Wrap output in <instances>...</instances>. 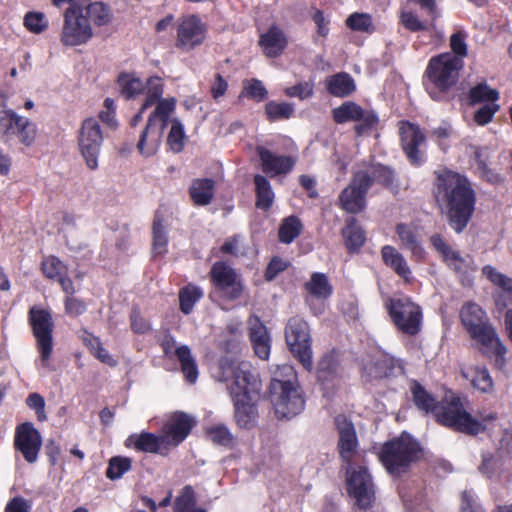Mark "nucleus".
Segmentation results:
<instances>
[{"label": "nucleus", "instance_id": "5fc2aeb1", "mask_svg": "<svg viewBox=\"0 0 512 512\" xmlns=\"http://www.w3.org/2000/svg\"><path fill=\"white\" fill-rule=\"evenodd\" d=\"M485 275L493 284L501 287L505 292L512 291V279L498 272L494 267L486 265L482 269Z\"/></svg>", "mask_w": 512, "mask_h": 512}, {"label": "nucleus", "instance_id": "de8ad7c7", "mask_svg": "<svg viewBox=\"0 0 512 512\" xmlns=\"http://www.w3.org/2000/svg\"><path fill=\"white\" fill-rule=\"evenodd\" d=\"M471 383L473 387L483 393L493 390V380L486 367H475L471 370Z\"/></svg>", "mask_w": 512, "mask_h": 512}, {"label": "nucleus", "instance_id": "6e6552de", "mask_svg": "<svg viewBox=\"0 0 512 512\" xmlns=\"http://www.w3.org/2000/svg\"><path fill=\"white\" fill-rule=\"evenodd\" d=\"M433 415L439 424L458 432L477 435L484 431L482 424L464 409L460 398L454 394L446 395Z\"/></svg>", "mask_w": 512, "mask_h": 512}, {"label": "nucleus", "instance_id": "6ab92c4d", "mask_svg": "<svg viewBox=\"0 0 512 512\" xmlns=\"http://www.w3.org/2000/svg\"><path fill=\"white\" fill-rule=\"evenodd\" d=\"M160 344L166 357L177 358L187 382L194 384L198 379V366L189 346L177 345L175 338L169 333L163 336Z\"/></svg>", "mask_w": 512, "mask_h": 512}, {"label": "nucleus", "instance_id": "a211bd4d", "mask_svg": "<svg viewBox=\"0 0 512 512\" xmlns=\"http://www.w3.org/2000/svg\"><path fill=\"white\" fill-rule=\"evenodd\" d=\"M369 189L368 175L355 172L350 184L339 195L341 207L352 214L361 212L366 206V195Z\"/></svg>", "mask_w": 512, "mask_h": 512}, {"label": "nucleus", "instance_id": "603ef678", "mask_svg": "<svg viewBox=\"0 0 512 512\" xmlns=\"http://www.w3.org/2000/svg\"><path fill=\"white\" fill-rule=\"evenodd\" d=\"M402 25L411 32L427 31L430 26L429 20H420L419 17L411 11L401 13Z\"/></svg>", "mask_w": 512, "mask_h": 512}, {"label": "nucleus", "instance_id": "680f3d73", "mask_svg": "<svg viewBox=\"0 0 512 512\" xmlns=\"http://www.w3.org/2000/svg\"><path fill=\"white\" fill-rule=\"evenodd\" d=\"M209 437L214 443L229 445L233 441V435L225 425H217L209 429Z\"/></svg>", "mask_w": 512, "mask_h": 512}, {"label": "nucleus", "instance_id": "72a5a7b5", "mask_svg": "<svg viewBox=\"0 0 512 512\" xmlns=\"http://www.w3.org/2000/svg\"><path fill=\"white\" fill-rule=\"evenodd\" d=\"M326 89L331 95L344 98L355 91L356 85L348 73L340 72L326 79Z\"/></svg>", "mask_w": 512, "mask_h": 512}, {"label": "nucleus", "instance_id": "2f4dec72", "mask_svg": "<svg viewBox=\"0 0 512 512\" xmlns=\"http://www.w3.org/2000/svg\"><path fill=\"white\" fill-rule=\"evenodd\" d=\"M259 44L266 56L277 57L284 50L286 39L278 27L272 26L266 33L261 35Z\"/></svg>", "mask_w": 512, "mask_h": 512}, {"label": "nucleus", "instance_id": "2eb2a0df", "mask_svg": "<svg viewBox=\"0 0 512 512\" xmlns=\"http://www.w3.org/2000/svg\"><path fill=\"white\" fill-rule=\"evenodd\" d=\"M290 353L307 371L313 368L312 337L309 324L300 317L290 319Z\"/></svg>", "mask_w": 512, "mask_h": 512}, {"label": "nucleus", "instance_id": "09e8293b", "mask_svg": "<svg viewBox=\"0 0 512 512\" xmlns=\"http://www.w3.org/2000/svg\"><path fill=\"white\" fill-rule=\"evenodd\" d=\"M41 270L45 277L54 281L67 274V267L55 256L45 257L41 263Z\"/></svg>", "mask_w": 512, "mask_h": 512}, {"label": "nucleus", "instance_id": "412c9836", "mask_svg": "<svg viewBox=\"0 0 512 512\" xmlns=\"http://www.w3.org/2000/svg\"><path fill=\"white\" fill-rule=\"evenodd\" d=\"M194 425L195 419L184 412H174L167 417L161 434L169 451L187 438Z\"/></svg>", "mask_w": 512, "mask_h": 512}, {"label": "nucleus", "instance_id": "f8f14e48", "mask_svg": "<svg viewBox=\"0 0 512 512\" xmlns=\"http://www.w3.org/2000/svg\"><path fill=\"white\" fill-rule=\"evenodd\" d=\"M37 132V125L30 119L11 109L0 111V135L5 142L15 136L22 145L30 147L36 140Z\"/></svg>", "mask_w": 512, "mask_h": 512}, {"label": "nucleus", "instance_id": "338daca9", "mask_svg": "<svg viewBox=\"0 0 512 512\" xmlns=\"http://www.w3.org/2000/svg\"><path fill=\"white\" fill-rule=\"evenodd\" d=\"M65 313L71 317L82 315L86 311V303L73 296H66L64 299Z\"/></svg>", "mask_w": 512, "mask_h": 512}, {"label": "nucleus", "instance_id": "052dcab7", "mask_svg": "<svg viewBox=\"0 0 512 512\" xmlns=\"http://www.w3.org/2000/svg\"><path fill=\"white\" fill-rule=\"evenodd\" d=\"M311 17L316 26L317 37H321L323 39L327 38L330 32V18L319 9H315Z\"/></svg>", "mask_w": 512, "mask_h": 512}, {"label": "nucleus", "instance_id": "c9c22d12", "mask_svg": "<svg viewBox=\"0 0 512 512\" xmlns=\"http://www.w3.org/2000/svg\"><path fill=\"white\" fill-rule=\"evenodd\" d=\"M258 154L262 162V169L267 175L275 176L286 173L288 170L287 157L278 156L263 147L258 148Z\"/></svg>", "mask_w": 512, "mask_h": 512}, {"label": "nucleus", "instance_id": "79ce46f5", "mask_svg": "<svg viewBox=\"0 0 512 512\" xmlns=\"http://www.w3.org/2000/svg\"><path fill=\"white\" fill-rule=\"evenodd\" d=\"M254 183L256 186L257 207L261 209H268L272 205L274 198L270 183L262 175H256Z\"/></svg>", "mask_w": 512, "mask_h": 512}, {"label": "nucleus", "instance_id": "e433bc0d", "mask_svg": "<svg viewBox=\"0 0 512 512\" xmlns=\"http://www.w3.org/2000/svg\"><path fill=\"white\" fill-rule=\"evenodd\" d=\"M189 193L194 204L208 205L214 195V181L208 178L195 179L190 186Z\"/></svg>", "mask_w": 512, "mask_h": 512}, {"label": "nucleus", "instance_id": "4be33fe9", "mask_svg": "<svg viewBox=\"0 0 512 512\" xmlns=\"http://www.w3.org/2000/svg\"><path fill=\"white\" fill-rule=\"evenodd\" d=\"M14 445L28 463H34L42 446L41 434L31 422L22 423L16 428Z\"/></svg>", "mask_w": 512, "mask_h": 512}, {"label": "nucleus", "instance_id": "39448f33", "mask_svg": "<svg viewBox=\"0 0 512 512\" xmlns=\"http://www.w3.org/2000/svg\"><path fill=\"white\" fill-rule=\"evenodd\" d=\"M464 62L452 53H442L429 60L425 74L427 81L425 89L435 101L446 99V93L454 86L459 78V72Z\"/></svg>", "mask_w": 512, "mask_h": 512}, {"label": "nucleus", "instance_id": "4c0bfd02", "mask_svg": "<svg viewBox=\"0 0 512 512\" xmlns=\"http://www.w3.org/2000/svg\"><path fill=\"white\" fill-rule=\"evenodd\" d=\"M357 173H365L368 175L370 179V187L374 183L381 184L385 187H390L395 180L394 171L385 165L382 164H372L365 170H359Z\"/></svg>", "mask_w": 512, "mask_h": 512}, {"label": "nucleus", "instance_id": "1a4fd4ad", "mask_svg": "<svg viewBox=\"0 0 512 512\" xmlns=\"http://www.w3.org/2000/svg\"><path fill=\"white\" fill-rule=\"evenodd\" d=\"M118 85L122 96L126 99H133L145 94L142 110H146L158 101L163 100L164 84L162 78L151 76L145 82L139 77L130 73H123L118 77Z\"/></svg>", "mask_w": 512, "mask_h": 512}, {"label": "nucleus", "instance_id": "423d86ee", "mask_svg": "<svg viewBox=\"0 0 512 512\" xmlns=\"http://www.w3.org/2000/svg\"><path fill=\"white\" fill-rule=\"evenodd\" d=\"M175 107L176 99L174 97L158 101L155 109L150 113L137 143V149L142 156L151 157L156 154L161 144L164 129Z\"/></svg>", "mask_w": 512, "mask_h": 512}, {"label": "nucleus", "instance_id": "69168bd1", "mask_svg": "<svg viewBox=\"0 0 512 512\" xmlns=\"http://www.w3.org/2000/svg\"><path fill=\"white\" fill-rule=\"evenodd\" d=\"M265 112L270 121L286 119L288 118V104L274 101L268 102L265 107Z\"/></svg>", "mask_w": 512, "mask_h": 512}, {"label": "nucleus", "instance_id": "a878e982", "mask_svg": "<svg viewBox=\"0 0 512 512\" xmlns=\"http://www.w3.org/2000/svg\"><path fill=\"white\" fill-rule=\"evenodd\" d=\"M125 445L140 452L162 456L170 452L161 433L159 435L150 432L134 433L126 439Z\"/></svg>", "mask_w": 512, "mask_h": 512}, {"label": "nucleus", "instance_id": "58836bf2", "mask_svg": "<svg viewBox=\"0 0 512 512\" xmlns=\"http://www.w3.org/2000/svg\"><path fill=\"white\" fill-rule=\"evenodd\" d=\"M308 296L316 298H329L332 295L333 287L327 276L323 273H313L310 281L305 284Z\"/></svg>", "mask_w": 512, "mask_h": 512}, {"label": "nucleus", "instance_id": "c756f323", "mask_svg": "<svg viewBox=\"0 0 512 512\" xmlns=\"http://www.w3.org/2000/svg\"><path fill=\"white\" fill-rule=\"evenodd\" d=\"M396 233L403 248L408 250L411 258L416 262L424 260L426 252L414 230L406 224L400 223L396 226Z\"/></svg>", "mask_w": 512, "mask_h": 512}, {"label": "nucleus", "instance_id": "aec40b11", "mask_svg": "<svg viewBox=\"0 0 512 512\" xmlns=\"http://www.w3.org/2000/svg\"><path fill=\"white\" fill-rule=\"evenodd\" d=\"M401 143L403 151L409 163L420 167L426 162V155L421 149L425 145L426 138L417 125L406 122L400 127Z\"/></svg>", "mask_w": 512, "mask_h": 512}, {"label": "nucleus", "instance_id": "f704fd0d", "mask_svg": "<svg viewBox=\"0 0 512 512\" xmlns=\"http://www.w3.org/2000/svg\"><path fill=\"white\" fill-rule=\"evenodd\" d=\"M344 244L349 253H357L366 241V235L355 218L347 220L346 226L342 229Z\"/></svg>", "mask_w": 512, "mask_h": 512}, {"label": "nucleus", "instance_id": "4468645a", "mask_svg": "<svg viewBox=\"0 0 512 512\" xmlns=\"http://www.w3.org/2000/svg\"><path fill=\"white\" fill-rule=\"evenodd\" d=\"M460 319L470 337L479 344H489L497 334L486 312L476 303L468 302L460 310Z\"/></svg>", "mask_w": 512, "mask_h": 512}, {"label": "nucleus", "instance_id": "7c9ffc66", "mask_svg": "<svg viewBox=\"0 0 512 512\" xmlns=\"http://www.w3.org/2000/svg\"><path fill=\"white\" fill-rule=\"evenodd\" d=\"M269 397L274 407L275 415L283 419L288 415V382L272 378L269 386Z\"/></svg>", "mask_w": 512, "mask_h": 512}, {"label": "nucleus", "instance_id": "f03ea898", "mask_svg": "<svg viewBox=\"0 0 512 512\" xmlns=\"http://www.w3.org/2000/svg\"><path fill=\"white\" fill-rule=\"evenodd\" d=\"M435 197L447 208L448 223L456 232L461 233L468 225L476 203V195L470 181L451 170L437 174Z\"/></svg>", "mask_w": 512, "mask_h": 512}, {"label": "nucleus", "instance_id": "7ed1b4c3", "mask_svg": "<svg viewBox=\"0 0 512 512\" xmlns=\"http://www.w3.org/2000/svg\"><path fill=\"white\" fill-rule=\"evenodd\" d=\"M110 20V11L102 2L78 0L64 12L60 42L67 47L84 45L93 37L92 23L103 26Z\"/></svg>", "mask_w": 512, "mask_h": 512}, {"label": "nucleus", "instance_id": "bf43d9fd", "mask_svg": "<svg viewBox=\"0 0 512 512\" xmlns=\"http://www.w3.org/2000/svg\"><path fill=\"white\" fill-rule=\"evenodd\" d=\"M499 110V105L496 102L483 104L474 113V121L478 125H486L492 121L495 113Z\"/></svg>", "mask_w": 512, "mask_h": 512}, {"label": "nucleus", "instance_id": "774afa93", "mask_svg": "<svg viewBox=\"0 0 512 512\" xmlns=\"http://www.w3.org/2000/svg\"><path fill=\"white\" fill-rule=\"evenodd\" d=\"M461 512H484L477 497L471 491H464L461 497Z\"/></svg>", "mask_w": 512, "mask_h": 512}, {"label": "nucleus", "instance_id": "b1692460", "mask_svg": "<svg viewBox=\"0 0 512 512\" xmlns=\"http://www.w3.org/2000/svg\"><path fill=\"white\" fill-rule=\"evenodd\" d=\"M338 433V450L341 458L350 463L358 448V438L352 421L344 415H337L334 419Z\"/></svg>", "mask_w": 512, "mask_h": 512}, {"label": "nucleus", "instance_id": "37998d69", "mask_svg": "<svg viewBox=\"0 0 512 512\" xmlns=\"http://www.w3.org/2000/svg\"><path fill=\"white\" fill-rule=\"evenodd\" d=\"M23 26L30 32L39 35L49 27V21L43 12L29 11L23 17Z\"/></svg>", "mask_w": 512, "mask_h": 512}, {"label": "nucleus", "instance_id": "6e6d98bb", "mask_svg": "<svg viewBox=\"0 0 512 512\" xmlns=\"http://www.w3.org/2000/svg\"><path fill=\"white\" fill-rule=\"evenodd\" d=\"M468 35L464 30H457L450 37V47L454 56L463 60L468 54L467 39Z\"/></svg>", "mask_w": 512, "mask_h": 512}, {"label": "nucleus", "instance_id": "864d4df0", "mask_svg": "<svg viewBox=\"0 0 512 512\" xmlns=\"http://www.w3.org/2000/svg\"><path fill=\"white\" fill-rule=\"evenodd\" d=\"M305 408V399L297 380L290 379V416L300 414Z\"/></svg>", "mask_w": 512, "mask_h": 512}, {"label": "nucleus", "instance_id": "20e7f679", "mask_svg": "<svg viewBox=\"0 0 512 512\" xmlns=\"http://www.w3.org/2000/svg\"><path fill=\"white\" fill-rule=\"evenodd\" d=\"M377 457L386 472L392 478L398 479L420 460L422 448L415 438L403 432L400 436L384 442L377 451Z\"/></svg>", "mask_w": 512, "mask_h": 512}, {"label": "nucleus", "instance_id": "393cba45", "mask_svg": "<svg viewBox=\"0 0 512 512\" xmlns=\"http://www.w3.org/2000/svg\"><path fill=\"white\" fill-rule=\"evenodd\" d=\"M397 360L388 354L372 356L362 367L361 377L365 382H373L393 375Z\"/></svg>", "mask_w": 512, "mask_h": 512}, {"label": "nucleus", "instance_id": "cd10ccee", "mask_svg": "<svg viewBox=\"0 0 512 512\" xmlns=\"http://www.w3.org/2000/svg\"><path fill=\"white\" fill-rule=\"evenodd\" d=\"M250 339L255 354L262 360H267L270 355L271 339L265 325L257 316L249 319Z\"/></svg>", "mask_w": 512, "mask_h": 512}, {"label": "nucleus", "instance_id": "0e129e2a", "mask_svg": "<svg viewBox=\"0 0 512 512\" xmlns=\"http://www.w3.org/2000/svg\"><path fill=\"white\" fill-rule=\"evenodd\" d=\"M243 93L248 97L260 102L267 96V90L260 80L252 79L247 85L244 86Z\"/></svg>", "mask_w": 512, "mask_h": 512}, {"label": "nucleus", "instance_id": "3c124183", "mask_svg": "<svg viewBox=\"0 0 512 512\" xmlns=\"http://www.w3.org/2000/svg\"><path fill=\"white\" fill-rule=\"evenodd\" d=\"M196 503L194 490L191 486H185L174 502V512H191Z\"/></svg>", "mask_w": 512, "mask_h": 512}, {"label": "nucleus", "instance_id": "473e14b6", "mask_svg": "<svg viewBox=\"0 0 512 512\" xmlns=\"http://www.w3.org/2000/svg\"><path fill=\"white\" fill-rule=\"evenodd\" d=\"M409 389L413 403L417 409L425 414H434L440 401L436 400L435 397L416 380L411 381Z\"/></svg>", "mask_w": 512, "mask_h": 512}, {"label": "nucleus", "instance_id": "dca6fc26", "mask_svg": "<svg viewBox=\"0 0 512 512\" xmlns=\"http://www.w3.org/2000/svg\"><path fill=\"white\" fill-rule=\"evenodd\" d=\"M347 491L360 509L372 506L375 500V487L366 467L357 466L348 470Z\"/></svg>", "mask_w": 512, "mask_h": 512}, {"label": "nucleus", "instance_id": "8fccbe9b", "mask_svg": "<svg viewBox=\"0 0 512 512\" xmlns=\"http://www.w3.org/2000/svg\"><path fill=\"white\" fill-rule=\"evenodd\" d=\"M131 459L128 457L116 456L110 459L106 476L110 480L120 479L131 469Z\"/></svg>", "mask_w": 512, "mask_h": 512}, {"label": "nucleus", "instance_id": "f3484780", "mask_svg": "<svg viewBox=\"0 0 512 512\" xmlns=\"http://www.w3.org/2000/svg\"><path fill=\"white\" fill-rule=\"evenodd\" d=\"M206 34L207 27L199 16L195 14L183 16L177 24L176 47L189 52L204 43Z\"/></svg>", "mask_w": 512, "mask_h": 512}, {"label": "nucleus", "instance_id": "13d9d810", "mask_svg": "<svg viewBox=\"0 0 512 512\" xmlns=\"http://www.w3.org/2000/svg\"><path fill=\"white\" fill-rule=\"evenodd\" d=\"M337 368V361L332 354L324 355L317 365L318 379L325 381L328 377L335 373Z\"/></svg>", "mask_w": 512, "mask_h": 512}, {"label": "nucleus", "instance_id": "a18cd8bd", "mask_svg": "<svg viewBox=\"0 0 512 512\" xmlns=\"http://www.w3.org/2000/svg\"><path fill=\"white\" fill-rule=\"evenodd\" d=\"M203 297V290L194 285H188L179 293L180 309L183 313L189 314L197 301Z\"/></svg>", "mask_w": 512, "mask_h": 512}, {"label": "nucleus", "instance_id": "ea45409f", "mask_svg": "<svg viewBox=\"0 0 512 512\" xmlns=\"http://www.w3.org/2000/svg\"><path fill=\"white\" fill-rule=\"evenodd\" d=\"M152 232V253L154 256H163L168 250V231L158 216L154 219Z\"/></svg>", "mask_w": 512, "mask_h": 512}, {"label": "nucleus", "instance_id": "e2e57ef3", "mask_svg": "<svg viewBox=\"0 0 512 512\" xmlns=\"http://www.w3.org/2000/svg\"><path fill=\"white\" fill-rule=\"evenodd\" d=\"M26 404L30 409L35 411V414L39 421L42 422L47 420V415L45 412V400L40 394L31 393L26 398Z\"/></svg>", "mask_w": 512, "mask_h": 512}, {"label": "nucleus", "instance_id": "c85d7f7f", "mask_svg": "<svg viewBox=\"0 0 512 512\" xmlns=\"http://www.w3.org/2000/svg\"><path fill=\"white\" fill-rule=\"evenodd\" d=\"M433 248L441 255L443 261L454 271L464 272L468 267V261L461 254L452 249L450 245L439 234L430 237Z\"/></svg>", "mask_w": 512, "mask_h": 512}, {"label": "nucleus", "instance_id": "f257e3e1", "mask_svg": "<svg viewBox=\"0 0 512 512\" xmlns=\"http://www.w3.org/2000/svg\"><path fill=\"white\" fill-rule=\"evenodd\" d=\"M214 374L218 381L226 382L234 405V419L240 428L254 427L258 419L256 405L250 394L259 390L258 376L249 362L222 358Z\"/></svg>", "mask_w": 512, "mask_h": 512}, {"label": "nucleus", "instance_id": "ddd939ff", "mask_svg": "<svg viewBox=\"0 0 512 512\" xmlns=\"http://www.w3.org/2000/svg\"><path fill=\"white\" fill-rule=\"evenodd\" d=\"M29 322L36 338L40 354V363L43 367L49 366V360L53 352L54 322L49 311L32 307L29 311Z\"/></svg>", "mask_w": 512, "mask_h": 512}, {"label": "nucleus", "instance_id": "5701e85b", "mask_svg": "<svg viewBox=\"0 0 512 512\" xmlns=\"http://www.w3.org/2000/svg\"><path fill=\"white\" fill-rule=\"evenodd\" d=\"M333 118L336 123L342 124L348 121H359L356 127L358 133L373 127L378 122V117L373 111L364 110L354 102H345L333 110Z\"/></svg>", "mask_w": 512, "mask_h": 512}, {"label": "nucleus", "instance_id": "0eeeda50", "mask_svg": "<svg viewBox=\"0 0 512 512\" xmlns=\"http://www.w3.org/2000/svg\"><path fill=\"white\" fill-rule=\"evenodd\" d=\"M210 280L213 285L210 298L225 310L229 309L227 307L229 303L241 297L245 289L240 274L223 261H217L213 264L210 271Z\"/></svg>", "mask_w": 512, "mask_h": 512}, {"label": "nucleus", "instance_id": "9b49d317", "mask_svg": "<svg viewBox=\"0 0 512 512\" xmlns=\"http://www.w3.org/2000/svg\"><path fill=\"white\" fill-rule=\"evenodd\" d=\"M78 149L90 170L99 167V156L104 142L101 126L96 118L83 120L78 132Z\"/></svg>", "mask_w": 512, "mask_h": 512}, {"label": "nucleus", "instance_id": "a19ab883", "mask_svg": "<svg viewBox=\"0 0 512 512\" xmlns=\"http://www.w3.org/2000/svg\"><path fill=\"white\" fill-rule=\"evenodd\" d=\"M499 99L497 90L490 88L486 83H478L469 90L468 100L472 105L496 102Z\"/></svg>", "mask_w": 512, "mask_h": 512}, {"label": "nucleus", "instance_id": "9d476101", "mask_svg": "<svg viewBox=\"0 0 512 512\" xmlns=\"http://www.w3.org/2000/svg\"><path fill=\"white\" fill-rule=\"evenodd\" d=\"M388 314L399 331L414 336L421 330L422 311L409 297L399 296L385 301Z\"/></svg>", "mask_w": 512, "mask_h": 512}, {"label": "nucleus", "instance_id": "bb28decb", "mask_svg": "<svg viewBox=\"0 0 512 512\" xmlns=\"http://www.w3.org/2000/svg\"><path fill=\"white\" fill-rule=\"evenodd\" d=\"M381 257L383 263L389 267L405 283H411L414 280L412 270L406 258L393 246L385 245L381 248Z\"/></svg>", "mask_w": 512, "mask_h": 512}, {"label": "nucleus", "instance_id": "c03bdc74", "mask_svg": "<svg viewBox=\"0 0 512 512\" xmlns=\"http://www.w3.org/2000/svg\"><path fill=\"white\" fill-rule=\"evenodd\" d=\"M345 23L352 31L371 34L375 30L372 17L368 13L354 12L347 17Z\"/></svg>", "mask_w": 512, "mask_h": 512}, {"label": "nucleus", "instance_id": "49530a36", "mask_svg": "<svg viewBox=\"0 0 512 512\" xmlns=\"http://www.w3.org/2000/svg\"><path fill=\"white\" fill-rule=\"evenodd\" d=\"M167 144L169 148L175 152L179 153L183 150L185 144V132L184 126L182 122L174 118L171 121V128L167 138Z\"/></svg>", "mask_w": 512, "mask_h": 512}, {"label": "nucleus", "instance_id": "4d7b16f0", "mask_svg": "<svg viewBox=\"0 0 512 512\" xmlns=\"http://www.w3.org/2000/svg\"><path fill=\"white\" fill-rule=\"evenodd\" d=\"M486 352L492 353L495 356V365L498 368L504 367L506 363L505 354L507 352L506 347L499 339L498 335L495 334L493 340L489 344H481Z\"/></svg>", "mask_w": 512, "mask_h": 512}]
</instances>
